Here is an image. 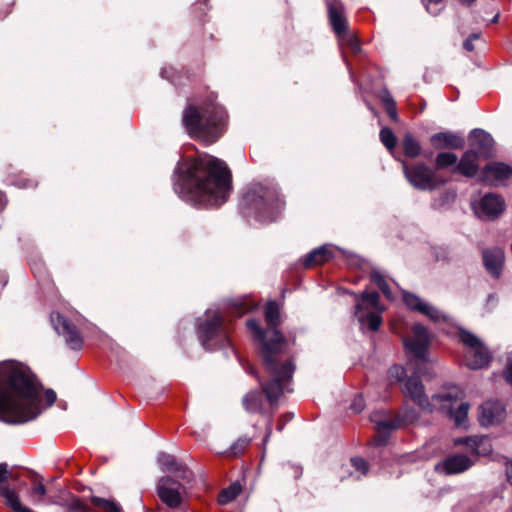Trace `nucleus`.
Instances as JSON below:
<instances>
[{"label":"nucleus","mask_w":512,"mask_h":512,"mask_svg":"<svg viewBox=\"0 0 512 512\" xmlns=\"http://www.w3.org/2000/svg\"><path fill=\"white\" fill-rule=\"evenodd\" d=\"M231 176L226 164L206 153L184 157L175 170L174 190L184 200L218 206L230 192Z\"/></svg>","instance_id":"f257e3e1"},{"label":"nucleus","mask_w":512,"mask_h":512,"mask_svg":"<svg viewBox=\"0 0 512 512\" xmlns=\"http://www.w3.org/2000/svg\"><path fill=\"white\" fill-rule=\"evenodd\" d=\"M264 314L267 329L263 330L260 323L254 319L248 320L246 325L259 346L265 368L271 377L270 381L261 383L262 390L267 401L275 405L285 391H290L289 384L295 367L290 359H282L288 348V341L277 329L280 324V309L277 303L268 302Z\"/></svg>","instance_id":"f03ea898"},{"label":"nucleus","mask_w":512,"mask_h":512,"mask_svg":"<svg viewBox=\"0 0 512 512\" xmlns=\"http://www.w3.org/2000/svg\"><path fill=\"white\" fill-rule=\"evenodd\" d=\"M41 413L40 386L24 364L6 360L0 363V420L22 424Z\"/></svg>","instance_id":"7ed1b4c3"},{"label":"nucleus","mask_w":512,"mask_h":512,"mask_svg":"<svg viewBox=\"0 0 512 512\" xmlns=\"http://www.w3.org/2000/svg\"><path fill=\"white\" fill-rule=\"evenodd\" d=\"M226 118L224 108L215 102L204 106L190 105L183 113V123L188 134L206 145L216 142L222 136Z\"/></svg>","instance_id":"20e7f679"},{"label":"nucleus","mask_w":512,"mask_h":512,"mask_svg":"<svg viewBox=\"0 0 512 512\" xmlns=\"http://www.w3.org/2000/svg\"><path fill=\"white\" fill-rule=\"evenodd\" d=\"M455 445H464L466 453L448 455L442 462L435 466L438 472L446 475L460 474L470 469L478 460L492 451L491 444L486 436H471L456 438Z\"/></svg>","instance_id":"39448f33"},{"label":"nucleus","mask_w":512,"mask_h":512,"mask_svg":"<svg viewBox=\"0 0 512 512\" xmlns=\"http://www.w3.org/2000/svg\"><path fill=\"white\" fill-rule=\"evenodd\" d=\"M244 202L262 222L274 221L284 206L276 187L262 184H254L245 193Z\"/></svg>","instance_id":"423d86ee"},{"label":"nucleus","mask_w":512,"mask_h":512,"mask_svg":"<svg viewBox=\"0 0 512 512\" xmlns=\"http://www.w3.org/2000/svg\"><path fill=\"white\" fill-rule=\"evenodd\" d=\"M420 370L415 371V375L408 377L403 386L402 392L404 396L418 405L423 411L431 412L436 408V402H452L458 398L459 391L446 392L443 394H436L432 396V400L429 401L424 386L419 379Z\"/></svg>","instance_id":"0eeeda50"},{"label":"nucleus","mask_w":512,"mask_h":512,"mask_svg":"<svg viewBox=\"0 0 512 512\" xmlns=\"http://www.w3.org/2000/svg\"><path fill=\"white\" fill-rule=\"evenodd\" d=\"M378 292H363L355 295V316L362 329L368 327L371 331L379 329L382 323L381 313L384 308L379 303Z\"/></svg>","instance_id":"6e6552de"},{"label":"nucleus","mask_w":512,"mask_h":512,"mask_svg":"<svg viewBox=\"0 0 512 512\" xmlns=\"http://www.w3.org/2000/svg\"><path fill=\"white\" fill-rule=\"evenodd\" d=\"M403 172L408 182L422 191L435 190L449 182V178L424 163L409 166L403 162Z\"/></svg>","instance_id":"1a4fd4ad"},{"label":"nucleus","mask_w":512,"mask_h":512,"mask_svg":"<svg viewBox=\"0 0 512 512\" xmlns=\"http://www.w3.org/2000/svg\"><path fill=\"white\" fill-rule=\"evenodd\" d=\"M429 342V333L421 324H415L412 328V335L403 339L407 353L415 358V363L410 362V365L414 366V371L420 370L419 376L423 375L424 372L418 362H421V364L427 363ZM413 375H415V372H413Z\"/></svg>","instance_id":"9d476101"},{"label":"nucleus","mask_w":512,"mask_h":512,"mask_svg":"<svg viewBox=\"0 0 512 512\" xmlns=\"http://www.w3.org/2000/svg\"><path fill=\"white\" fill-rule=\"evenodd\" d=\"M417 419L418 416L415 411H407L403 416H398L395 418H390L383 412H373L370 416V420L375 424V430L377 433L375 440L377 444H384L387 441V437L391 430L412 424Z\"/></svg>","instance_id":"9b49d317"},{"label":"nucleus","mask_w":512,"mask_h":512,"mask_svg":"<svg viewBox=\"0 0 512 512\" xmlns=\"http://www.w3.org/2000/svg\"><path fill=\"white\" fill-rule=\"evenodd\" d=\"M185 481L170 475L159 478L156 492L160 500L169 508L177 509L183 504L187 488Z\"/></svg>","instance_id":"f8f14e48"},{"label":"nucleus","mask_w":512,"mask_h":512,"mask_svg":"<svg viewBox=\"0 0 512 512\" xmlns=\"http://www.w3.org/2000/svg\"><path fill=\"white\" fill-rule=\"evenodd\" d=\"M459 337L466 346L465 363L470 369H482L490 364L491 354L474 334L468 331H461Z\"/></svg>","instance_id":"ddd939ff"},{"label":"nucleus","mask_w":512,"mask_h":512,"mask_svg":"<svg viewBox=\"0 0 512 512\" xmlns=\"http://www.w3.org/2000/svg\"><path fill=\"white\" fill-rule=\"evenodd\" d=\"M207 319L198 325V333L202 345L207 350L215 347L216 340L226 338V334L222 329V319L219 313L208 310Z\"/></svg>","instance_id":"4468645a"},{"label":"nucleus","mask_w":512,"mask_h":512,"mask_svg":"<svg viewBox=\"0 0 512 512\" xmlns=\"http://www.w3.org/2000/svg\"><path fill=\"white\" fill-rule=\"evenodd\" d=\"M473 209L480 218L493 220L504 212L505 201L498 194L488 193L473 204Z\"/></svg>","instance_id":"2eb2a0df"},{"label":"nucleus","mask_w":512,"mask_h":512,"mask_svg":"<svg viewBox=\"0 0 512 512\" xmlns=\"http://www.w3.org/2000/svg\"><path fill=\"white\" fill-rule=\"evenodd\" d=\"M51 322L58 334L65 338L67 345L75 350L83 346L82 337L75 325L57 312L51 314Z\"/></svg>","instance_id":"dca6fc26"},{"label":"nucleus","mask_w":512,"mask_h":512,"mask_svg":"<svg viewBox=\"0 0 512 512\" xmlns=\"http://www.w3.org/2000/svg\"><path fill=\"white\" fill-rule=\"evenodd\" d=\"M511 176L512 167L505 163L492 162L481 171L479 180L492 186H499L503 185Z\"/></svg>","instance_id":"f3484780"},{"label":"nucleus","mask_w":512,"mask_h":512,"mask_svg":"<svg viewBox=\"0 0 512 512\" xmlns=\"http://www.w3.org/2000/svg\"><path fill=\"white\" fill-rule=\"evenodd\" d=\"M328 12L331 25L337 35L345 34L346 30V19L343 15V8L338 3H329ZM343 38H347V42L352 50L357 51L359 46L356 38L352 35H343Z\"/></svg>","instance_id":"a211bd4d"},{"label":"nucleus","mask_w":512,"mask_h":512,"mask_svg":"<svg viewBox=\"0 0 512 512\" xmlns=\"http://www.w3.org/2000/svg\"><path fill=\"white\" fill-rule=\"evenodd\" d=\"M505 413V407L500 401H486L480 406L479 422L484 427L492 426L503 421Z\"/></svg>","instance_id":"6ab92c4d"},{"label":"nucleus","mask_w":512,"mask_h":512,"mask_svg":"<svg viewBox=\"0 0 512 512\" xmlns=\"http://www.w3.org/2000/svg\"><path fill=\"white\" fill-rule=\"evenodd\" d=\"M403 300L410 309L420 312L435 322L447 320L446 315H444L440 310L423 301L414 294L405 293L403 295Z\"/></svg>","instance_id":"aec40b11"},{"label":"nucleus","mask_w":512,"mask_h":512,"mask_svg":"<svg viewBox=\"0 0 512 512\" xmlns=\"http://www.w3.org/2000/svg\"><path fill=\"white\" fill-rule=\"evenodd\" d=\"M157 463L162 471L174 473L176 478L183 481H190L191 471L183 463L177 461L173 455L161 452L157 456Z\"/></svg>","instance_id":"412c9836"},{"label":"nucleus","mask_w":512,"mask_h":512,"mask_svg":"<svg viewBox=\"0 0 512 512\" xmlns=\"http://www.w3.org/2000/svg\"><path fill=\"white\" fill-rule=\"evenodd\" d=\"M483 264L486 271L493 277L501 275L505 260L504 251L501 248H487L482 251Z\"/></svg>","instance_id":"4be33fe9"},{"label":"nucleus","mask_w":512,"mask_h":512,"mask_svg":"<svg viewBox=\"0 0 512 512\" xmlns=\"http://www.w3.org/2000/svg\"><path fill=\"white\" fill-rule=\"evenodd\" d=\"M469 142L477 155L489 157L492 153L494 140L489 133L482 129H474L469 134Z\"/></svg>","instance_id":"5701e85b"},{"label":"nucleus","mask_w":512,"mask_h":512,"mask_svg":"<svg viewBox=\"0 0 512 512\" xmlns=\"http://www.w3.org/2000/svg\"><path fill=\"white\" fill-rule=\"evenodd\" d=\"M431 145L438 150L443 149H461L465 145V140L462 136L450 132H439L430 137Z\"/></svg>","instance_id":"b1692460"},{"label":"nucleus","mask_w":512,"mask_h":512,"mask_svg":"<svg viewBox=\"0 0 512 512\" xmlns=\"http://www.w3.org/2000/svg\"><path fill=\"white\" fill-rule=\"evenodd\" d=\"M480 156L474 150L466 151L457 163L454 169H451L453 173H460L465 177H474L479 168L478 158Z\"/></svg>","instance_id":"393cba45"},{"label":"nucleus","mask_w":512,"mask_h":512,"mask_svg":"<svg viewBox=\"0 0 512 512\" xmlns=\"http://www.w3.org/2000/svg\"><path fill=\"white\" fill-rule=\"evenodd\" d=\"M244 409L249 413H264V398L261 391H250L243 399Z\"/></svg>","instance_id":"a878e982"},{"label":"nucleus","mask_w":512,"mask_h":512,"mask_svg":"<svg viewBox=\"0 0 512 512\" xmlns=\"http://www.w3.org/2000/svg\"><path fill=\"white\" fill-rule=\"evenodd\" d=\"M332 257V251L328 246L324 245L317 249H314L307 254L303 260V264L306 268L323 264Z\"/></svg>","instance_id":"bb28decb"},{"label":"nucleus","mask_w":512,"mask_h":512,"mask_svg":"<svg viewBox=\"0 0 512 512\" xmlns=\"http://www.w3.org/2000/svg\"><path fill=\"white\" fill-rule=\"evenodd\" d=\"M1 495L5 498L7 505L10 506L15 512H34L30 508L21 504L18 495L13 490L2 487Z\"/></svg>","instance_id":"cd10ccee"},{"label":"nucleus","mask_w":512,"mask_h":512,"mask_svg":"<svg viewBox=\"0 0 512 512\" xmlns=\"http://www.w3.org/2000/svg\"><path fill=\"white\" fill-rule=\"evenodd\" d=\"M458 157L456 154L452 152H440L437 154L435 159V170L439 172V170L452 168L454 169L457 166Z\"/></svg>","instance_id":"c85d7f7f"},{"label":"nucleus","mask_w":512,"mask_h":512,"mask_svg":"<svg viewBox=\"0 0 512 512\" xmlns=\"http://www.w3.org/2000/svg\"><path fill=\"white\" fill-rule=\"evenodd\" d=\"M402 147L405 155L411 158H416L421 153V145L419 141L416 140L410 133H407L404 136Z\"/></svg>","instance_id":"c756f323"},{"label":"nucleus","mask_w":512,"mask_h":512,"mask_svg":"<svg viewBox=\"0 0 512 512\" xmlns=\"http://www.w3.org/2000/svg\"><path fill=\"white\" fill-rule=\"evenodd\" d=\"M242 487L238 483H233L226 489L222 490L218 497V502L221 505H225L233 501L241 492Z\"/></svg>","instance_id":"7c9ffc66"},{"label":"nucleus","mask_w":512,"mask_h":512,"mask_svg":"<svg viewBox=\"0 0 512 512\" xmlns=\"http://www.w3.org/2000/svg\"><path fill=\"white\" fill-rule=\"evenodd\" d=\"M91 502L98 508L106 512H123L121 506L113 500L104 499L101 497L93 496Z\"/></svg>","instance_id":"2f4dec72"},{"label":"nucleus","mask_w":512,"mask_h":512,"mask_svg":"<svg viewBox=\"0 0 512 512\" xmlns=\"http://www.w3.org/2000/svg\"><path fill=\"white\" fill-rule=\"evenodd\" d=\"M371 280L379 287V289L388 299H392V293L389 289V286L379 271L373 270L371 272Z\"/></svg>","instance_id":"473e14b6"},{"label":"nucleus","mask_w":512,"mask_h":512,"mask_svg":"<svg viewBox=\"0 0 512 512\" xmlns=\"http://www.w3.org/2000/svg\"><path fill=\"white\" fill-rule=\"evenodd\" d=\"M469 404L462 403L459 405L457 410L452 413L455 425L458 427L464 426L468 417Z\"/></svg>","instance_id":"72a5a7b5"},{"label":"nucleus","mask_w":512,"mask_h":512,"mask_svg":"<svg viewBox=\"0 0 512 512\" xmlns=\"http://www.w3.org/2000/svg\"><path fill=\"white\" fill-rule=\"evenodd\" d=\"M380 140L389 151H392L396 146V137L389 128L385 127L381 129Z\"/></svg>","instance_id":"f704fd0d"},{"label":"nucleus","mask_w":512,"mask_h":512,"mask_svg":"<svg viewBox=\"0 0 512 512\" xmlns=\"http://www.w3.org/2000/svg\"><path fill=\"white\" fill-rule=\"evenodd\" d=\"M406 370L400 365H394L389 369V376L397 382H405Z\"/></svg>","instance_id":"c9c22d12"},{"label":"nucleus","mask_w":512,"mask_h":512,"mask_svg":"<svg viewBox=\"0 0 512 512\" xmlns=\"http://www.w3.org/2000/svg\"><path fill=\"white\" fill-rule=\"evenodd\" d=\"M351 463H352L353 467H355V469L357 471H359L362 475H365L367 473L368 464L363 458H360V457L352 458Z\"/></svg>","instance_id":"e433bc0d"},{"label":"nucleus","mask_w":512,"mask_h":512,"mask_svg":"<svg viewBox=\"0 0 512 512\" xmlns=\"http://www.w3.org/2000/svg\"><path fill=\"white\" fill-rule=\"evenodd\" d=\"M364 399L361 395H358L354 398L350 408L353 410V412L355 413H360L361 411H363L364 409Z\"/></svg>","instance_id":"4c0bfd02"},{"label":"nucleus","mask_w":512,"mask_h":512,"mask_svg":"<svg viewBox=\"0 0 512 512\" xmlns=\"http://www.w3.org/2000/svg\"><path fill=\"white\" fill-rule=\"evenodd\" d=\"M69 512H87V509L78 498H75L69 505Z\"/></svg>","instance_id":"58836bf2"},{"label":"nucleus","mask_w":512,"mask_h":512,"mask_svg":"<svg viewBox=\"0 0 512 512\" xmlns=\"http://www.w3.org/2000/svg\"><path fill=\"white\" fill-rule=\"evenodd\" d=\"M503 377L507 383L512 385V357L507 360L506 367L503 371Z\"/></svg>","instance_id":"ea45409f"},{"label":"nucleus","mask_w":512,"mask_h":512,"mask_svg":"<svg viewBox=\"0 0 512 512\" xmlns=\"http://www.w3.org/2000/svg\"><path fill=\"white\" fill-rule=\"evenodd\" d=\"M505 474L507 481L512 484V460L505 459Z\"/></svg>","instance_id":"a19ab883"},{"label":"nucleus","mask_w":512,"mask_h":512,"mask_svg":"<svg viewBox=\"0 0 512 512\" xmlns=\"http://www.w3.org/2000/svg\"><path fill=\"white\" fill-rule=\"evenodd\" d=\"M386 111L388 113V115L393 119V120H397L398 117H397V112H396V107H395V102L394 101H390L388 103V107H386Z\"/></svg>","instance_id":"79ce46f5"},{"label":"nucleus","mask_w":512,"mask_h":512,"mask_svg":"<svg viewBox=\"0 0 512 512\" xmlns=\"http://www.w3.org/2000/svg\"><path fill=\"white\" fill-rule=\"evenodd\" d=\"M32 492L34 494H38L40 496H44L46 494V487L44 486L43 483L41 482H38L36 483L33 488H32Z\"/></svg>","instance_id":"37998d69"},{"label":"nucleus","mask_w":512,"mask_h":512,"mask_svg":"<svg viewBox=\"0 0 512 512\" xmlns=\"http://www.w3.org/2000/svg\"><path fill=\"white\" fill-rule=\"evenodd\" d=\"M250 442V439L249 438H240L238 439V441L234 444V446L232 447V450L236 452V449L238 447H240L241 449H244L245 447L248 446Z\"/></svg>","instance_id":"c03bdc74"},{"label":"nucleus","mask_w":512,"mask_h":512,"mask_svg":"<svg viewBox=\"0 0 512 512\" xmlns=\"http://www.w3.org/2000/svg\"><path fill=\"white\" fill-rule=\"evenodd\" d=\"M8 469L7 464L1 463L0 464V483L5 482L8 479Z\"/></svg>","instance_id":"a18cd8bd"},{"label":"nucleus","mask_w":512,"mask_h":512,"mask_svg":"<svg viewBox=\"0 0 512 512\" xmlns=\"http://www.w3.org/2000/svg\"><path fill=\"white\" fill-rule=\"evenodd\" d=\"M45 399L49 406L52 405L56 400V393L53 390H47L45 392Z\"/></svg>","instance_id":"49530a36"},{"label":"nucleus","mask_w":512,"mask_h":512,"mask_svg":"<svg viewBox=\"0 0 512 512\" xmlns=\"http://www.w3.org/2000/svg\"><path fill=\"white\" fill-rule=\"evenodd\" d=\"M293 413H287L283 416V421L280 420L279 424H278V430L281 431L285 425L286 422L290 421L292 418H293Z\"/></svg>","instance_id":"de8ad7c7"},{"label":"nucleus","mask_w":512,"mask_h":512,"mask_svg":"<svg viewBox=\"0 0 512 512\" xmlns=\"http://www.w3.org/2000/svg\"><path fill=\"white\" fill-rule=\"evenodd\" d=\"M464 48L467 50V51H472L474 49V46H473V41L471 38H468L465 42H464Z\"/></svg>","instance_id":"09e8293b"},{"label":"nucleus","mask_w":512,"mask_h":512,"mask_svg":"<svg viewBox=\"0 0 512 512\" xmlns=\"http://www.w3.org/2000/svg\"><path fill=\"white\" fill-rule=\"evenodd\" d=\"M382 101L384 102L385 107H388V103H389L390 101H394V100L392 99V97H391L389 94H384V95L382 96Z\"/></svg>","instance_id":"8fccbe9b"},{"label":"nucleus","mask_w":512,"mask_h":512,"mask_svg":"<svg viewBox=\"0 0 512 512\" xmlns=\"http://www.w3.org/2000/svg\"><path fill=\"white\" fill-rule=\"evenodd\" d=\"M461 3L463 4H466V5H470L472 4L475 0H459Z\"/></svg>","instance_id":"3c124183"},{"label":"nucleus","mask_w":512,"mask_h":512,"mask_svg":"<svg viewBox=\"0 0 512 512\" xmlns=\"http://www.w3.org/2000/svg\"><path fill=\"white\" fill-rule=\"evenodd\" d=\"M4 206V202H3V195L2 193L0 192V209H2Z\"/></svg>","instance_id":"603ef678"},{"label":"nucleus","mask_w":512,"mask_h":512,"mask_svg":"<svg viewBox=\"0 0 512 512\" xmlns=\"http://www.w3.org/2000/svg\"><path fill=\"white\" fill-rule=\"evenodd\" d=\"M469 38H471L472 41H473L474 39H478L479 38V34H472Z\"/></svg>","instance_id":"864d4df0"},{"label":"nucleus","mask_w":512,"mask_h":512,"mask_svg":"<svg viewBox=\"0 0 512 512\" xmlns=\"http://www.w3.org/2000/svg\"><path fill=\"white\" fill-rule=\"evenodd\" d=\"M498 18H499V15H495L494 18L492 19V22L495 23L498 21Z\"/></svg>","instance_id":"5fc2aeb1"},{"label":"nucleus","mask_w":512,"mask_h":512,"mask_svg":"<svg viewBox=\"0 0 512 512\" xmlns=\"http://www.w3.org/2000/svg\"><path fill=\"white\" fill-rule=\"evenodd\" d=\"M47 503H49V504H55L56 502H55L54 500H52V499H48V500H47Z\"/></svg>","instance_id":"6e6d98bb"},{"label":"nucleus","mask_w":512,"mask_h":512,"mask_svg":"<svg viewBox=\"0 0 512 512\" xmlns=\"http://www.w3.org/2000/svg\"><path fill=\"white\" fill-rule=\"evenodd\" d=\"M245 312H246V310L244 308H241L240 313L243 314Z\"/></svg>","instance_id":"4d7b16f0"},{"label":"nucleus","mask_w":512,"mask_h":512,"mask_svg":"<svg viewBox=\"0 0 512 512\" xmlns=\"http://www.w3.org/2000/svg\"><path fill=\"white\" fill-rule=\"evenodd\" d=\"M270 434H271V430L269 429V431H268V434H267L266 438H268V437L270 436Z\"/></svg>","instance_id":"13d9d810"}]
</instances>
